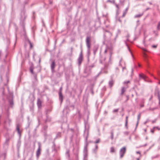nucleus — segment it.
Segmentation results:
<instances>
[{
    "label": "nucleus",
    "instance_id": "21",
    "mask_svg": "<svg viewBox=\"0 0 160 160\" xmlns=\"http://www.w3.org/2000/svg\"><path fill=\"white\" fill-rule=\"evenodd\" d=\"M141 117V115L140 114H139L138 116V119L139 120Z\"/></svg>",
    "mask_w": 160,
    "mask_h": 160
},
{
    "label": "nucleus",
    "instance_id": "2",
    "mask_svg": "<svg viewBox=\"0 0 160 160\" xmlns=\"http://www.w3.org/2000/svg\"><path fill=\"white\" fill-rule=\"evenodd\" d=\"M90 41V37H87L86 39V42L87 46L89 48H90L91 46Z\"/></svg>",
    "mask_w": 160,
    "mask_h": 160
},
{
    "label": "nucleus",
    "instance_id": "16",
    "mask_svg": "<svg viewBox=\"0 0 160 160\" xmlns=\"http://www.w3.org/2000/svg\"><path fill=\"white\" fill-rule=\"evenodd\" d=\"M98 148V146L97 145H96L95 146V152H96Z\"/></svg>",
    "mask_w": 160,
    "mask_h": 160
},
{
    "label": "nucleus",
    "instance_id": "26",
    "mask_svg": "<svg viewBox=\"0 0 160 160\" xmlns=\"http://www.w3.org/2000/svg\"><path fill=\"white\" fill-rule=\"evenodd\" d=\"M118 111V110L115 109V110H114L113 111H114V112H117Z\"/></svg>",
    "mask_w": 160,
    "mask_h": 160
},
{
    "label": "nucleus",
    "instance_id": "25",
    "mask_svg": "<svg viewBox=\"0 0 160 160\" xmlns=\"http://www.w3.org/2000/svg\"><path fill=\"white\" fill-rule=\"evenodd\" d=\"M152 47L154 48H156L157 47V46L156 45H153L152 46Z\"/></svg>",
    "mask_w": 160,
    "mask_h": 160
},
{
    "label": "nucleus",
    "instance_id": "3",
    "mask_svg": "<svg viewBox=\"0 0 160 160\" xmlns=\"http://www.w3.org/2000/svg\"><path fill=\"white\" fill-rule=\"evenodd\" d=\"M83 60V55L82 52H81L80 54L79 58L78 59V63L80 64Z\"/></svg>",
    "mask_w": 160,
    "mask_h": 160
},
{
    "label": "nucleus",
    "instance_id": "1",
    "mask_svg": "<svg viewBox=\"0 0 160 160\" xmlns=\"http://www.w3.org/2000/svg\"><path fill=\"white\" fill-rule=\"evenodd\" d=\"M126 151V149L125 147H123L122 148L120 151V157L122 158L124 156Z\"/></svg>",
    "mask_w": 160,
    "mask_h": 160
},
{
    "label": "nucleus",
    "instance_id": "24",
    "mask_svg": "<svg viewBox=\"0 0 160 160\" xmlns=\"http://www.w3.org/2000/svg\"><path fill=\"white\" fill-rule=\"evenodd\" d=\"M136 153H137V154H140V155L141 154V153H140V152H139V151H137V152H136Z\"/></svg>",
    "mask_w": 160,
    "mask_h": 160
},
{
    "label": "nucleus",
    "instance_id": "11",
    "mask_svg": "<svg viewBox=\"0 0 160 160\" xmlns=\"http://www.w3.org/2000/svg\"><path fill=\"white\" fill-rule=\"evenodd\" d=\"M125 90L124 88H122V89L121 94H123L125 92Z\"/></svg>",
    "mask_w": 160,
    "mask_h": 160
},
{
    "label": "nucleus",
    "instance_id": "32",
    "mask_svg": "<svg viewBox=\"0 0 160 160\" xmlns=\"http://www.w3.org/2000/svg\"><path fill=\"white\" fill-rule=\"evenodd\" d=\"M144 130V131H145V132H146V131H147V130H146V129H145Z\"/></svg>",
    "mask_w": 160,
    "mask_h": 160
},
{
    "label": "nucleus",
    "instance_id": "12",
    "mask_svg": "<svg viewBox=\"0 0 160 160\" xmlns=\"http://www.w3.org/2000/svg\"><path fill=\"white\" fill-rule=\"evenodd\" d=\"M127 10H126L123 13V14L122 15L123 17H124L125 16V15H126V13H127Z\"/></svg>",
    "mask_w": 160,
    "mask_h": 160
},
{
    "label": "nucleus",
    "instance_id": "29",
    "mask_svg": "<svg viewBox=\"0 0 160 160\" xmlns=\"http://www.w3.org/2000/svg\"><path fill=\"white\" fill-rule=\"evenodd\" d=\"M151 131V132H152V133H154V130H152Z\"/></svg>",
    "mask_w": 160,
    "mask_h": 160
},
{
    "label": "nucleus",
    "instance_id": "6",
    "mask_svg": "<svg viewBox=\"0 0 160 160\" xmlns=\"http://www.w3.org/2000/svg\"><path fill=\"white\" fill-rule=\"evenodd\" d=\"M55 66V64L54 62H52L51 65V68L52 70H54Z\"/></svg>",
    "mask_w": 160,
    "mask_h": 160
},
{
    "label": "nucleus",
    "instance_id": "19",
    "mask_svg": "<svg viewBox=\"0 0 160 160\" xmlns=\"http://www.w3.org/2000/svg\"><path fill=\"white\" fill-rule=\"evenodd\" d=\"M158 29L160 28V22H159L158 26Z\"/></svg>",
    "mask_w": 160,
    "mask_h": 160
},
{
    "label": "nucleus",
    "instance_id": "9",
    "mask_svg": "<svg viewBox=\"0 0 160 160\" xmlns=\"http://www.w3.org/2000/svg\"><path fill=\"white\" fill-rule=\"evenodd\" d=\"M158 93H159V95H160L159 91L158 89H157L155 90V94H157L158 97Z\"/></svg>",
    "mask_w": 160,
    "mask_h": 160
},
{
    "label": "nucleus",
    "instance_id": "13",
    "mask_svg": "<svg viewBox=\"0 0 160 160\" xmlns=\"http://www.w3.org/2000/svg\"><path fill=\"white\" fill-rule=\"evenodd\" d=\"M128 117L127 116L126 117V123H125V125L126 126H127V125L128 122Z\"/></svg>",
    "mask_w": 160,
    "mask_h": 160
},
{
    "label": "nucleus",
    "instance_id": "17",
    "mask_svg": "<svg viewBox=\"0 0 160 160\" xmlns=\"http://www.w3.org/2000/svg\"><path fill=\"white\" fill-rule=\"evenodd\" d=\"M17 130L18 132L19 133H20V129H19V127L18 126L17 127Z\"/></svg>",
    "mask_w": 160,
    "mask_h": 160
},
{
    "label": "nucleus",
    "instance_id": "18",
    "mask_svg": "<svg viewBox=\"0 0 160 160\" xmlns=\"http://www.w3.org/2000/svg\"><path fill=\"white\" fill-rule=\"evenodd\" d=\"M113 84V82L112 81L110 82L109 84L112 87Z\"/></svg>",
    "mask_w": 160,
    "mask_h": 160
},
{
    "label": "nucleus",
    "instance_id": "5",
    "mask_svg": "<svg viewBox=\"0 0 160 160\" xmlns=\"http://www.w3.org/2000/svg\"><path fill=\"white\" fill-rule=\"evenodd\" d=\"M59 98L60 100L61 101V102H62L63 100V96L62 95L61 91H60L59 92Z\"/></svg>",
    "mask_w": 160,
    "mask_h": 160
},
{
    "label": "nucleus",
    "instance_id": "33",
    "mask_svg": "<svg viewBox=\"0 0 160 160\" xmlns=\"http://www.w3.org/2000/svg\"><path fill=\"white\" fill-rule=\"evenodd\" d=\"M141 107H143V105H142Z\"/></svg>",
    "mask_w": 160,
    "mask_h": 160
},
{
    "label": "nucleus",
    "instance_id": "10",
    "mask_svg": "<svg viewBox=\"0 0 160 160\" xmlns=\"http://www.w3.org/2000/svg\"><path fill=\"white\" fill-rule=\"evenodd\" d=\"M40 149L39 148L37 151V155L38 156H39L40 154Z\"/></svg>",
    "mask_w": 160,
    "mask_h": 160
},
{
    "label": "nucleus",
    "instance_id": "27",
    "mask_svg": "<svg viewBox=\"0 0 160 160\" xmlns=\"http://www.w3.org/2000/svg\"><path fill=\"white\" fill-rule=\"evenodd\" d=\"M62 87H61L60 88V91H61L62 92Z\"/></svg>",
    "mask_w": 160,
    "mask_h": 160
},
{
    "label": "nucleus",
    "instance_id": "8",
    "mask_svg": "<svg viewBox=\"0 0 160 160\" xmlns=\"http://www.w3.org/2000/svg\"><path fill=\"white\" fill-rule=\"evenodd\" d=\"M110 152L111 153H113V152H115V149L114 147H112L111 148Z\"/></svg>",
    "mask_w": 160,
    "mask_h": 160
},
{
    "label": "nucleus",
    "instance_id": "4",
    "mask_svg": "<svg viewBox=\"0 0 160 160\" xmlns=\"http://www.w3.org/2000/svg\"><path fill=\"white\" fill-rule=\"evenodd\" d=\"M42 101L39 99H38L37 102V104L38 107L39 108H40L42 106Z\"/></svg>",
    "mask_w": 160,
    "mask_h": 160
},
{
    "label": "nucleus",
    "instance_id": "7",
    "mask_svg": "<svg viewBox=\"0 0 160 160\" xmlns=\"http://www.w3.org/2000/svg\"><path fill=\"white\" fill-rule=\"evenodd\" d=\"M139 76L144 79H145L147 78L146 76L143 74H140Z\"/></svg>",
    "mask_w": 160,
    "mask_h": 160
},
{
    "label": "nucleus",
    "instance_id": "28",
    "mask_svg": "<svg viewBox=\"0 0 160 160\" xmlns=\"http://www.w3.org/2000/svg\"><path fill=\"white\" fill-rule=\"evenodd\" d=\"M129 81H127V82H125L124 83H129Z\"/></svg>",
    "mask_w": 160,
    "mask_h": 160
},
{
    "label": "nucleus",
    "instance_id": "20",
    "mask_svg": "<svg viewBox=\"0 0 160 160\" xmlns=\"http://www.w3.org/2000/svg\"><path fill=\"white\" fill-rule=\"evenodd\" d=\"M158 98L159 100V104H160V97L159 94H158Z\"/></svg>",
    "mask_w": 160,
    "mask_h": 160
},
{
    "label": "nucleus",
    "instance_id": "23",
    "mask_svg": "<svg viewBox=\"0 0 160 160\" xmlns=\"http://www.w3.org/2000/svg\"><path fill=\"white\" fill-rule=\"evenodd\" d=\"M143 56H144V57H146V54L144 52H143Z\"/></svg>",
    "mask_w": 160,
    "mask_h": 160
},
{
    "label": "nucleus",
    "instance_id": "30",
    "mask_svg": "<svg viewBox=\"0 0 160 160\" xmlns=\"http://www.w3.org/2000/svg\"><path fill=\"white\" fill-rule=\"evenodd\" d=\"M113 135L112 134V139H113Z\"/></svg>",
    "mask_w": 160,
    "mask_h": 160
},
{
    "label": "nucleus",
    "instance_id": "15",
    "mask_svg": "<svg viewBox=\"0 0 160 160\" xmlns=\"http://www.w3.org/2000/svg\"><path fill=\"white\" fill-rule=\"evenodd\" d=\"M100 141V139H98L96 140V141L95 142V143H98Z\"/></svg>",
    "mask_w": 160,
    "mask_h": 160
},
{
    "label": "nucleus",
    "instance_id": "31",
    "mask_svg": "<svg viewBox=\"0 0 160 160\" xmlns=\"http://www.w3.org/2000/svg\"><path fill=\"white\" fill-rule=\"evenodd\" d=\"M141 16V15L137 16H136V17H140Z\"/></svg>",
    "mask_w": 160,
    "mask_h": 160
},
{
    "label": "nucleus",
    "instance_id": "14",
    "mask_svg": "<svg viewBox=\"0 0 160 160\" xmlns=\"http://www.w3.org/2000/svg\"><path fill=\"white\" fill-rule=\"evenodd\" d=\"M30 71L31 73L32 74H33L34 73V72H33V69L32 68H30Z\"/></svg>",
    "mask_w": 160,
    "mask_h": 160
},
{
    "label": "nucleus",
    "instance_id": "22",
    "mask_svg": "<svg viewBox=\"0 0 160 160\" xmlns=\"http://www.w3.org/2000/svg\"><path fill=\"white\" fill-rule=\"evenodd\" d=\"M142 49L145 52H147V50L145 49V48H142Z\"/></svg>",
    "mask_w": 160,
    "mask_h": 160
}]
</instances>
